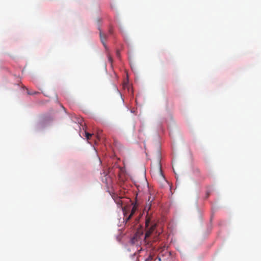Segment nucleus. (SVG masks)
<instances>
[{"label":"nucleus","mask_w":261,"mask_h":261,"mask_svg":"<svg viewBox=\"0 0 261 261\" xmlns=\"http://www.w3.org/2000/svg\"><path fill=\"white\" fill-rule=\"evenodd\" d=\"M149 224L150 219H146L145 222L146 230L145 235H144L143 232L141 231H137L134 237L131 239L132 244L136 245H141L142 244H149L150 241L149 238L155 228V224L151 225L150 226H149Z\"/></svg>","instance_id":"obj_1"},{"label":"nucleus","mask_w":261,"mask_h":261,"mask_svg":"<svg viewBox=\"0 0 261 261\" xmlns=\"http://www.w3.org/2000/svg\"><path fill=\"white\" fill-rule=\"evenodd\" d=\"M151 171L152 174L157 178L162 187L168 184V182L163 175L160 160L152 165Z\"/></svg>","instance_id":"obj_2"},{"label":"nucleus","mask_w":261,"mask_h":261,"mask_svg":"<svg viewBox=\"0 0 261 261\" xmlns=\"http://www.w3.org/2000/svg\"><path fill=\"white\" fill-rule=\"evenodd\" d=\"M137 209V206L136 204L135 203L133 205V206H132V207L131 208L130 213L129 214V215L128 216H127V212H126V207H124L123 208V211L124 217H125V221L126 222H127L134 215V214L136 212Z\"/></svg>","instance_id":"obj_3"},{"label":"nucleus","mask_w":261,"mask_h":261,"mask_svg":"<svg viewBox=\"0 0 261 261\" xmlns=\"http://www.w3.org/2000/svg\"><path fill=\"white\" fill-rule=\"evenodd\" d=\"M99 35H100V40H101L102 43L103 44V45H104V46L105 47H106L105 41L107 38V36L105 34H103L100 29H99Z\"/></svg>","instance_id":"obj_4"},{"label":"nucleus","mask_w":261,"mask_h":261,"mask_svg":"<svg viewBox=\"0 0 261 261\" xmlns=\"http://www.w3.org/2000/svg\"><path fill=\"white\" fill-rule=\"evenodd\" d=\"M153 200V199H151V200L150 201V202H149L148 203H147L146 204V205L145 206V211H147L148 212V211L151 208V202Z\"/></svg>","instance_id":"obj_5"},{"label":"nucleus","mask_w":261,"mask_h":261,"mask_svg":"<svg viewBox=\"0 0 261 261\" xmlns=\"http://www.w3.org/2000/svg\"><path fill=\"white\" fill-rule=\"evenodd\" d=\"M93 134H90L89 133H86V137L87 140H89L90 137L92 136Z\"/></svg>","instance_id":"obj_6"},{"label":"nucleus","mask_w":261,"mask_h":261,"mask_svg":"<svg viewBox=\"0 0 261 261\" xmlns=\"http://www.w3.org/2000/svg\"><path fill=\"white\" fill-rule=\"evenodd\" d=\"M153 259V257L151 255H149L148 257L145 259V261H151Z\"/></svg>","instance_id":"obj_7"},{"label":"nucleus","mask_w":261,"mask_h":261,"mask_svg":"<svg viewBox=\"0 0 261 261\" xmlns=\"http://www.w3.org/2000/svg\"><path fill=\"white\" fill-rule=\"evenodd\" d=\"M116 56L118 58H120V53L119 50H117L116 51Z\"/></svg>","instance_id":"obj_8"},{"label":"nucleus","mask_w":261,"mask_h":261,"mask_svg":"<svg viewBox=\"0 0 261 261\" xmlns=\"http://www.w3.org/2000/svg\"><path fill=\"white\" fill-rule=\"evenodd\" d=\"M28 94H29V95H33V94H35L38 93V92H29V91H28Z\"/></svg>","instance_id":"obj_9"},{"label":"nucleus","mask_w":261,"mask_h":261,"mask_svg":"<svg viewBox=\"0 0 261 261\" xmlns=\"http://www.w3.org/2000/svg\"><path fill=\"white\" fill-rule=\"evenodd\" d=\"M108 59H109V62L112 63V61H113V59H112V58L110 56H109Z\"/></svg>","instance_id":"obj_10"},{"label":"nucleus","mask_w":261,"mask_h":261,"mask_svg":"<svg viewBox=\"0 0 261 261\" xmlns=\"http://www.w3.org/2000/svg\"><path fill=\"white\" fill-rule=\"evenodd\" d=\"M117 203L119 204H122V201L121 200H119V201L117 202Z\"/></svg>","instance_id":"obj_11"},{"label":"nucleus","mask_w":261,"mask_h":261,"mask_svg":"<svg viewBox=\"0 0 261 261\" xmlns=\"http://www.w3.org/2000/svg\"><path fill=\"white\" fill-rule=\"evenodd\" d=\"M150 198H149L148 199V201H150Z\"/></svg>","instance_id":"obj_12"}]
</instances>
